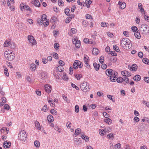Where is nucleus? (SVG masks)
I'll return each mask as SVG.
<instances>
[{"instance_id":"obj_1","label":"nucleus","mask_w":149,"mask_h":149,"mask_svg":"<svg viewBox=\"0 0 149 149\" xmlns=\"http://www.w3.org/2000/svg\"><path fill=\"white\" fill-rule=\"evenodd\" d=\"M131 41L128 38H123L120 41V45L122 47L126 49H129L131 47Z\"/></svg>"},{"instance_id":"obj_2","label":"nucleus","mask_w":149,"mask_h":149,"mask_svg":"<svg viewBox=\"0 0 149 149\" xmlns=\"http://www.w3.org/2000/svg\"><path fill=\"white\" fill-rule=\"evenodd\" d=\"M106 74L109 76L110 81L112 82L115 81L116 76L117 74V72L113 71L111 69H107L106 71Z\"/></svg>"},{"instance_id":"obj_3","label":"nucleus","mask_w":149,"mask_h":149,"mask_svg":"<svg viewBox=\"0 0 149 149\" xmlns=\"http://www.w3.org/2000/svg\"><path fill=\"white\" fill-rule=\"evenodd\" d=\"M27 135L26 131L23 130H21L19 133L18 138L19 140L24 142L26 140Z\"/></svg>"},{"instance_id":"obj_4","label":"nucleus","mask_w":149,"mask_h":149,"mask_svg":"<svg viewBox=\"0 0 149 149\" xmlns=\"http://www.w3.org/2000/svg\"><path fill=\"white\" fill-rule=\"evenodd\" d=\"M147 25L145 24H142L139 29L141 33L144 35L146 33H149V29L147 28Z\"/></svg>"},{"instance_id":"obj_5","label":"nucleus","mask_w":149,"mask_h":149,"mask_svg":"<svg viewBox=\"0 0 149 149\" xmlns=\"http://www.w3.org/2000/svg\"><path fill=\"white\" fill-rule=\"evenodd\" d=\"M5 56L6 59L8 61H12L15 58V54L13 55L12 53H8V51H6L4 52Z\"/></svg>"},{"instance_id":"obj_6","label":"nucleus","mask_w":149,"mask_h":149,"mask_svg":"<svg viewBox=\"0 0 149 149\" xmlns=\"http://www.w3.org/2000/svg\"><path fill=\"white\" fill-rule=\"evenodd\" d=\"M73 68L74 69H76L79 66L80 68H81L82 65L81 64V62L79 61H75L73 65Z\"/></svg>"},{"instance_id":"obj_7","label":"nucleus","mask_w":149,"mask_h":149,"mask_svg":"<svg viewBox=\"0 0 149 149\" xmlns=\"http://www.w3.org/2000/svg\"><path fill=\"white\" fill-rule=\"evenodd\" d=\"M28 38L29 42L31 44V45H33L36 44V41L33 36H28Z\"/></svg>"},{"instance_id":"obj_8","label":"nucleus","mask_w":149,"mask_h":149,"mask_svg":"<svg viewBox=\"0 0 149 149\" xmlns=\"http://www.w3.org/2000/svg\"><path fill=\"white\" fill-rule=\"evenodd\" d=\"M44 88L46 92L47 93H49L51 92L52 90V87L50 85L45 84Z\"/></svg>"},{"instance_id":"obj_9","label":"nucleus","mask_w":149,"mask_h":149,"mask_svg":"<svg viewBox=\"0 0 149 149\" xmlns=\"http://www.w3.org/2000/svg\"><path fill=\"white\" fill-rule=\"evenodd\" d=\"M11 145V143L8 141H5L3 143V146L5 148H9Z\"/></svg>"},{"instance_id":"obj_10","label":"nucleus","mask_w":149,"mask_h":149,"mask_svg":"<svg viewBox=\"0 0 149 149\" xmlns=\"http://www.w3.org/2000/svg\"><path fill=\"white\" fill-rule=\"evenodd\" d=\"M138 7L140 9V11L142 14H145L143 8L142 7V4L141 3H139L138 4Z\"/></svg>"},{"instance_id":"obj_11","label":"nucleus","mask_w":149,"mask_h":149,"mask_svg":"<svg viewBox=\"0 0 149 149\" xmlns=\"http://www.w3.org/2000/svg\"><path fill=\"white\" fill-rule=\"evenodd\" d=\"M32 3L34 4L36 6L38 7L40 6V4L39 1L38 0H34L32 1Z\"/></svg>"},{"instance_id":"obj_12","label":"nucleus","mask_w":149,"mask_h":149,"mask_svg":"<svg viewBox=\"0 0 149 149\" xmlns=\"http://www.w3.org/2000/svg\"><path fill=\"white\" fill-rule=\"evenodd\" d=\"M35 126L36 128L38 130H41L40 124L37 121H36L35 122Z\"/></svg>"},{"instance_id":"obj_13","label":"nucleus","mask_w":149,"mask_h":149,"mask_svg":"<svg viewBox=\"0 0 149 149\" xmlns=\"http://www.w3.org/2000/svg\"><path fill=\"white\" fill-rule=\"evenodd\" d=\"M104 121L109 125L111 124L112 123V120L109 118L104 119Z\"/></svg>"},{"instance_id":"obj_14","label":"nucleus","mask_w":149,"mask_h":149,"mask_svg":"<svg viewBox=\"0 0 149 149\" xmlns=\"http://www.w3.org/2000/svg\"><path fill=\"white\" fill-rule=\"evenodd\" d=\"M81 130L79 128H77L75 130V132L74 134V135L76 137L77 135L81 133Z\"/></svg>"},{"instance_id":"obj_15","label":"nucleus","mask_w":149,"mask_h":149,"mask_svg":"<svg viewBox=\"0 0 149 149\" xmlns=\"http://www.w3.org/2000/svg\"><path fill=\"white\" fill-rule=\"evenodd\" d=\"M141 77L139 75H136L133 77L134 80L136 81H139L141 79Z\"/></svg>"},{"instance_id":"obj_16","label":"nucleus","mask_w":149,"mask_h":149,"mask_svg":"<svg viewBox=\"0 0 149 149\" xmlns=\"http://www.w3.org/2000/svg\"><path fill=\"white\" fill-rule=\"evenodd\" d=\"M89 58V57L86 55H85L84 58V62L85 64L87 65L88 66V60Z\"/></svg>"},{"instance_id":"obj_17","label":"nucleus","mask_w":149,"mask_h":149,"mask_svg":"<svg viewBox=\"0 0 149 149\" xmlns=\"http://www.w3.org/2000/svg\"><path fill=\"white\" fill-rule=\"evenodd\" d=\"M48 121L50 122H52L54 121L53 117L51 115H49L47 117Z\"/></svg>"},{"instance_id":"obj_18","label":"nucleus","mask_w":149,"mask_h":149,"mask_svg":"<svg viewBox=\"0 0 149 149\" xmlns=\"http://www.w3.org/2000/svg\"><path fill=\"white\" fill-rule=\"evenodd\" d=\"M107 137L108 139H113L114 138V135L113 133H110L107 135Z\"/></svg>"},{"instance_id":"obj_19","label":"nucleus","mask_w":149,"mask_h":149,"mask_svg":"<svg viewBox=\"0 0 149 149\" xmlns=\"http://www.w3.org/2000/svg\"><path fill=\"white\" fill-rule=\"evenodd\" d=\"M134 36L137 39H139L141 38V35L140 33L138 31L135 32Z\"/></svg>"},{"instance_id":"obj_20","label":"nucleus","mask_w":149,"mask_h":149,"mask_svg":"<svg viewBox=\"0 0 149 149\" xmlns=\"http://www.w3.org/2000/svg\"><path fill=\"white\" fill-rule=\"evenodd\" d=\"M126 4L124 2L122 3L119 6V7L122 9H124L126 7Z\"/></svg>"},{"instance_id":"obj_21","label":"nucleus","mask_w":149,"mask_h":149,"mask_svg":"<svg viewBox=\"0 0 149 149\" xmlns=\"http://www.w3.org/2000/svg\"><path fill=\"white\" fill-rule=\"evenodd\" d=\"M8 130L7 129L4 127L2 128L1 129V132L3 133L8 134Z\"/></svg>"},{"instance_id":"obj_22","label":"nucleus","mask_w":149,"mask_h":149,"mask_svg":"<svg viewBox=\"0 0 149 149\" xmlns=\"http://www.w3.org/2000/svg\"><path fill=\"white\" fill-rule=\"evenodd\" d=\"M137 66L136 64H133L132 65V67L130 68V70L132 71H135L137 69Z\"/></svg>"},{"instance_id":"obj_23","label":"nucleus","mask_w":149,"mask_h":149,"mask_svg":"<svg viewBox=\"0 0 149 149\" xmlns=\"http://www.w3.org/2000/svg\"><path fill=\"white\" fill-rule=\"evenodd\" d=\"M82 138L84 139L85 141H89V138L88 136L85 135H83L81 136Z\"/></svg>"},{"instance_id":"obj_24","label":"nucleus","mask_w":149,"mask_h":149,"mask_svg":"<svg viewBox=\"0 0 149 149\" xmlns=\"http://www.w3.org/2000/svg\"><path fill=\"white\" fill-rule=\"evenodd\" d=\"M48 102L50 104V106L51 107H54L55 106V104L54 103H53L52 100H52L51 98H49V99H48Z\"/></svg>"},{"instance_id":"obj_25","label":"nucleus","mask_w":149,"mask_h":149,"mask_svg":"<svg viewBox=\"0 0 149 149\" xmlns=\"http://www.w3.org/2000/svg\"><path fill=\"white\" fill-rule=\"evenodd\" d=\"M62 79L63 80L66 81L68 80L69 79V78L67 76L66 74L64 73H63Z\"/></svg>"},{"instance_id":"obj_26","label":"nucleus","mask_w":149,"mask_h":149,"mask_svg":"<svg viewBox=\"0 0 149 149\" xmlns=\"http://www.w3.org/2000/svg\"><path fill=\"white\" fill-rule=\"evenodd\" d=\"M98 50L96 48H94L93 50V54L94 55H97L98 53Z\"/></svg>"},{"instance_id":"obj_27","label":"nucleus","mask_w":149,"mask_h":149,"mask_svg":"<svg viewBox=\"0 0 149 149\" xmlns=\"http://www.w3.org/2000/svg\"><path fill=\"white\" fill-rule=\"evenodd\" d=\"M116 79L117 82L118 83H121L124 81L123 78L121 77H119Z\"/></svg>"},{"instance_id":"obj_28","label":"nucleus","mask_w":149,"mask_h":149,"mask_svg":"<svg viewBox=\"0 0 149 149\" xmlns=\"http://www.w3.org/2000/svg\"><path fill=\"white\" fill-rule=\"evenodd\" d=\"M64 68L62 65L58 66L57 68V70L59 72H61L63 71Z\"/></svg>"},{"instance_id":"obj_29","label":"nucleus","mask_w":149,"mask_h":149,"mask_svg":"<svg viewBox=\"0 0 149 149\" xmlns=\"http://www.w3.org/2000/svg\"><path fill=\"white\" fill-rule=\"evenodd\" d=\"M30 68L32 69V71H35L36 69V65L33 63L31 64L30 65Z\"/></svg>"},{"instance_id":"obj_30","label":"nucleus","mask_w":149,"mask_h":149,"mask_svg":"<svg viewBox=\"0 0 149 149\" xmlns=\"http://www.w3.org/2000/svg\"><path fill=\"white\" fill-rule=\"evenodd\" d=\"M34 145L36 147L39 148L40 145V143L39 141H35L34 142Z\"/></svg>"},{"instance_id":"obj_31","label":"nucleus","mask_w":149,"mask_h":149,"mask_svg":"<svg viewBox=\"0 0 149 149\" xmlns=\"http://www.w3.org/2000/svg\"><path fill=\"white\" fill-rule=\"evenodd\" d=\"M99 132L100 134L102 136H103L106 134V133H104L103 129H100L99 130Z\"/></svg>"},{"instance_id":"obj_32","label":"nucleus","mask_w":149,"mask_h":149,"mask_svg":"<svg viewBox=\"0 0 149 149\" xmlns=\"http://www.w3.org/2000/svg\"><path fill=\"white\" fill-rule=\"evenodd\" d=\"M80 46V42L79 40H77L75 43V46L77 48L79 47Z\"/></svg>"},{"instance_id":"obj_33","label":"nucleus","mask_w":149,"mask_h":149,"mask_svg":"<svg viewBox=\"0 0 149 149\" xmlns=\"http://www.w3.org/2000/svg\"><path fill=\"white\" fill-rule=\"evenodd\" d=\"M128 72L126 70L123 71L121 72V74L125 77H126L127 75V74Z\"/></svg>"},{"instance_id":"obj_34","label":"nucleus","mask_w":149,"mask_h":149,"mask_svg":"<svg viewBox=\"0 0 149 149\" xmlns=\"http://www.w3.org/2000/svg\"><path fill=\"white\" fill-rule=\"evenodd\" d=\"M82 24L84 26L86 27L88 25V23L87 21L84 20H83Z\"/></svg>"},{"instance_id":"obj_35","label":"nucleus","mask_w":149,"mask_h":149,"mask_svg":"<svg viewBox=\"0 0 149 149\" xmlns=\"http://www.w3.org/2000/svg\"><path fill=\"white\" fill-rule=\"evenodd\" d=\"M121 147V144L118 143L114 145V149H119Z\"/></svg>"},{"instance_id":"obj_36","label":"nucleus","mask_w":149,"mask_h":149,"mask_svg":"<svg viewBox=\"0 0 149 149\" xmlns=\"http://www.w3.org/2000/svg\"><path fill=\"white\" fill-rule=\"evenodd\" d=\"M65 13L67 15H69L70 14V10L69 9H66L65 10Z\"/></svg>"},{"instance_id":"obj_37","label":"nucleus","mask_w":149,"mask_h":149,"mask_svg":"<svg viewBox=\"0 0 149 149\" xmlns=\"http://www.w3.org/2000/svg\"><path fill=\"white\" fill-rule=\"evenodd\" d=\"M113 49L117 52H118L119 51V48L116 45H114L113 46Z\"/></svg>"},{"instance_id":"obj_38","label":"nucleus","mask_w":149,"mask_h":149,"mask_svg":"<svg viewBox=\"0 0 149 149\" xmlns=\"http://www.w3.org/2000/svg\"><path fill=\"white\" fill-rule=\"evenodd\" d=\"M108 25V23H106L105 22H102L101 23V26L103 27H107Z\"/></svg>"},{"instance_id":"obj_39","label":"nucleus","mask_w":149,"mask_h":149,"mask_svg":"<svg viewBox=\"0 0 149 149\" xmlns=\"http://www.w3.org/2000/svg\"><path fill=\"white\" fill-rule=\"evenodd\" d=\"M47 17L45 14H43L41 17V19L42 21H45L47 18Z\"/></svg>"},{"instance_id":"obj_40","label":"nucleus","mask_w":149,"mask_h":149,"mask_svg":"<svg viewBox=\"0 0 149 149\" xmlns=\"http://www.w3.org/2000/svg\"><path fill=\"white\" fill-rule=\"evenodd\" d=\"M50 112L53 115L57 114V112L56 110L54 109H52L50 110Z\"/></svg>"},{"instance_id":"obj_41","label":"nucleus","mask_w":149,"mask_h":149,"mask_svg":"<svg viewBox=\"0 0 149 149\" xmlns=\"http://www.w3.org/2000/svg\"><path fill=\"white\" fill-rule=\"evenodd\" d=\"M10 44V43L8 40H6L4 43V46L5 47H7L9 46Z\"/></svg>"},{"instance_id":"obj_42","label":"nucleus","mask_w":149,"mask_h":149,"mask_svg":"<svg viewBox=\"0 0 149 149\" xmlns=\"http://www.w3.org/2000/svg\"><path fill=\"white\" fill-rule=\"evenodd\" d=\"M75 111L77 113L79 112V107L78 105H76L75 106Z\"/></svg>"},{"instance_id":"obj_43","label":"nucleus","mask_w":149,"mask_h":149,"mask_svg":"<svg viewBox=\"0 0 149 149\" xmlns=\"http://www.w3.org/2000/svg\"><path fill=\"white\" fill-rule=\"evenodd\" d=\"M110 61L113 63L116 62L117 60V59L115 57H112L110 58Z\"/></svg>"},{"instance_id":"obj_44","label":"nucleus","mask_w":149,"mask_h":149,"mask_svg":"<svg viewBox=\"0 0 149 149\" xmlns=\"http://www.w3.org/2000/svg\"><path fill=\"white\" fill-rule=\"evenodd\" d=\"M72 18V17H67V18L66 19L65 22L67 23H69L70 22V21L71 20Z\"/></svg>"},{"instance_id":"obj_45","label":"nucleus","mask_w":149,"mask_h":149,"mask_svg":"<svg viewBox=\"0 0 149 149\" xmlns=\"http://www.w3.org/2000/svg\"><path fill=\"white\" fill-rule=\"evenodd\" d=\"M131 29L132 31L133 32H136V31L138 30L137 28L135 26H133L131 28Z\"/></svg>"},{"instance_id":"obj_46","label":"nucleus","mask_w":149,"mask_h":149,"mask_svg":"<svg viewBox=\"0 0 149 149\" xmlns=\"http://www.w3.org/2000/svg\"><path fill=\"white\" fill-rule=\"evenodd\" d=\"M42 110L44 112H46L48 110V109L47 107V106L46 105H45L42 108Z\"/></svg>"},{"instance_id":"obj_47","label":"nucleus","mask_w":149,"mask_h":149,"mask_svg":"<svg viewBox=\"0 0 149 149\" xmlns=\"http://www.w3.org/2000/svg\"><path fill=\"white\" fill-rule=\"evenodd\" d=\"M143 62L146 64H148L149 62V60L147 58H144L142 60Z\"/></svg>"},{"instance_id":"obj_48","label":"nucleus","mask_w":149,"mask_h":149,"mask_svg":"<svg viewBox=\"0 0 149 149\" xmlns=\"http://www.w3.org/2000/svg\"><path fill=\"white\" fill-rule=\"evenodd\" d=\"M142 102L143 104H145L147 107H149V102H147L145 100H143Z\"/></svg>"},{"instance_id":"obj_49","label":"nucleus","mask_w":149,"mask_h":149,"mask_svg":"<svg viewBox=\"0 0 149 149\" xmlns=\"http://www.w3.org/2000/svg\"><path fill=\"white\" fill-rule=\"evenodd\" d=\"M103 115L104 116L105 118H109V117H110V116H109V114H108L106 112H104L103 113Z\"/></svg>"},{"instance_id":"obj_50","label":"nucleus","mask_w":149,"mask_h":149,"mask_svg":"<svg viewBox=\"0 0 149 149\" xmlns=\"http://www.w3.org/2000/svg\"><path fill=\"white\" fill-rule=\"evenodd\" d=\"M63 1L62 0H58V4L59 6L61 5L62 6H63L64 5V3L63 2H62Z\"/></svg>"},{"instance_id":"obj_51","label":"nucleus","mask_w":149,"mask_h":149,"mask_svg":"<svg viewBox=\"0 0 149 149\" xmlns=\"http://www.w3.org/2000/svg\"><path fill=\"white\" fill-rule=\"evenodd\" d=\"M54 47L56 49H58L59 47V44L57 43H55L54 45Z\"/></svg>"},{"instance_id":"obj_52","label":"nucleus","mask_w":149,"mask_h":149,"mask_svg":"<svg viewBox=\"0 0 149 149\" xmlns=\"http://www.w3.org/2000/svg\"><path fill=\"white\" fill-rule=\"evenodd\" d=\"M41 75V77L42 78H44L46 76V73H45V72L42 71L40 73Z\"/></svg>"},{"instance_id":"obj_53","label":"nucleus","mask_w":149,"mask_h":149,"mask_svg":"<svg viewBox=\"0 0 149 149\" xmlns=\"http://www.w3.org/2000/svg\"><path fill=\"white\" fill-rule=\"evenodd\" d=\"M4 109L7 110H8L10 109V106H9L7 104H4Z\"/></svg>"},{"instance_id":"obj_54","label":"nucleus","mask_w":149,"mask_h":149,"mask_svg":"<svg viewBox=\"0 0 149 149\" xmlns=\"http://www.w3.org/2000/svg\"><path fill=\"white\" fill-rule=\"evenodd\" d=\"M86 84H81V85L80 86V88L82 91H86L85 90H84V89L85 88V87H86Z\"/></svg>"},{"instance_id":"obj_55","label":"nucleus","mask_w":149,"mask_h":149,"mask_svg":"<svg viewBox=\"0 0 149 149\" xmlns=\"http://www.w3.org/2000/svg\"><path fill=\"white\" fill-rule=\"evenodd\" d=\"M4 73L7 76H9V73L8 72V69L6 68L4 69Z\"/></svg>"},{"instance_id":"obj_56","label":"nucleus","mask_w":149,"mask_h":149,"mask_svg":"<svg viewBox=\"0 0 149 149\" xmlns=\"http://www.w3.org/2000/svg\"><path fill=\"white\" fill-rule=\"evenodd\" d=\"M36 92L37 95L39 96H40L41 95V92L39 91V90L37 89L36 91Z\"/></svg>"},{"instance_id":"obj_57","label":"nucleus","mask_w":149,"mask_h":149,"mask_svg":"<svg viewBox=\"0 0 149 149\" xmlns=\"http://www.w3.org/2000/svg\"><path fill=\"white\" fill-rule=\"evenodd\" d=\"M104 57L102 56H101L99 59V61L100 63H102L104 62Z\"/></svg>"},{"instance_id":"obj_58","label":"nucleus","mask_w":149,"mask_h":149,"mask_svg":"<svg viewBox=\"0 0 149 149\" xmlns=\"http://www.w3.org/2000/svg\"><path fill=\"white\" fill-rule=\"evenodd\" d=\"M85 17L87 19H92V16L90 15H86Z\"/></svg>"},{"instance_id":"obj_59","label":"nucleus","mask_w":149,"mask_h":149,"mask_svg":"<svg viewBox=\"0 0 149 149\" xmlns=\"http://www.w3.org/2000/svg\"><path fill=\"white\" fill-rule=\"evenodd\" d=\"M55 129L56 130H57L58 132L59 133H60L61 132V128H58V127H55Z\"/></svg>"},{"instance_id":"obj_60","label":"nucleus","mask_w":149,"mask_h":149,"mask_svg":"<svg viewBox=\"0 0 149 149\" xmlns=\"http://www.w3.org/2000/svg\"><path fill=\"white\" fill-rule=\"evenodd\" d=\"M25 9L27 10H29L30 11L31 10V9L29 6H25V8H24V9Z\"/></svg>"},{"instance_id":"obj_61","label":"nucleus","mask_w":149,"mask_h":149,"mask_svg":"<svg viewBox=\"0 0 149 149\" xmlns=\"http://www.w3.org/2000/svg\"><path fill=\"white\" fill-rule=\"evenodd\" d=\"M134 120L136 122H138L139 120V118L138 117L136 116L134 117Z\"/></svg>"},{"instance_id":"obj_62","label":"nucleus","mask_w":149,"mask_h":149,"mask_svg":"<svg viewBox=\"0 0 149 149\" xmlns=\"http://www.w3.org/2000/svg\"><path fill=\"white\" fill-rule=\"evenodd\" d=\"M42 61L43 63L46 64L47 63V60L46 58H43L42 59Z\"/></svg>"},{"instance_id":"obj_63","label":"nucleus","mask_w":149,"mask_h":149,"mask_svg":"<svg viewBox=\"0 0 149 149\" xmlns=\"http://www.w3.org/2000/svg\"><path fill=\"white\" fill-rule=\"evenodd\" d=\"M144 80L146 82L149 83V77H145L144 78Z\"/></svg>"},{"instance_id":"obj_64","label":"nucleus","mask_w":149,"mask_h":149,"mask_svg":"<svg viewBox=\"0 0 149 149\" xmlns=\"http://www.w3.org/2000/svg\"><path fill=\"white\" fill-rule=\"evenodd\" d=\"M125 149H131L130 146L129 144H126L124 146Z\"/></svg>"}]
</instances>
